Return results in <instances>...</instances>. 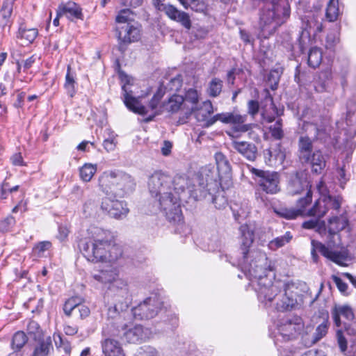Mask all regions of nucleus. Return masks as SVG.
<instances>
[{
  "label": "nucleus",
  "instance_id": "f257e3e1",
  "mask_svg": "<svg viewBox=\"0 0 356 356\" xmlns=\"http://www.w3.org/2000/svg\"><path fill=\"white\" fill-rule=\"evenodd\" d=\"M252 257L256 259L254 266L252 263H244L242 270L251 280L259 300L266 307H273V301L277 300L280 291L286 284L280 280L272 281L271 277H268L267 272L274 270V264L264 252H253Z\"/></svg>",
  "mask_w": 356,
  "mask_h": 356
},
{
  "label": "nucleus",
  "instance_id": "f03ea898",
  "mask_svg": "<svg viewBox=\"0 0 356 356\" xmlns=\"http://www.w3.org/2000/svg\"><path fill=\"white\" fill-rule=\"evenodd\" d=\"M348 225V220L345 215L332 216L328 220L326 234L324 236L325 243L316 240L311 241V257L314 263L319 261V252L323 257L339 266L348 265L347 263L351 260L348 250L336 244V240H339V232Z\"/></svg>",
  "mask_w": 356,
  "mask_h": 356
},
{
  "label": "nucleus",
  "instance_id": "7ed1b4c3",
  "mask_svg": "<svg viewBox=\"0 0 356 356\" xmlns=\"http://www.w3.org/2000/svg\"><path fill=\"white\" fill-rule=\"evenodd\" d=\"M147 187L170 222H179L183 220L179 197L172 195V179L170 175L162 171L154 172L148 179Z\"/></svg>",
  "mask_w": 356,
  "mask_h": 356
},
{
  "label": "nucleus",
  "instance_id": "20e7f679",
  "mask_svg": "<svg viewBox=\"0 0 356 356\" xmlns=\"http://www.w3.org/2000/svg\"><path fill=\"white\" fill-rule=\"evenodd\" d=\"M92 239H83L79 244L88 261L113 264L122 257V247L115 243L111 232L98 229Z\"/></svg>",
  "mask_w": 356,
  "mask_h": 356
},
{
  "label": "nucleus",
  "instance_id": "39448f33",
  "mask_svg": "<svg viewBox=\"0 0 356 356\" xmlns=\"http://www.w3.org/2000/svg\"><path fill=\"white\" fill-rule=\"evenodd\" d=\"M290 17V6L287 0H272L262 10L259 17V26L264 33L273 34Z\"/></svg>",
  "mask_w": 356,
  "mask_h": 356
},
{
  "label": "nucleus",
  "instance_id": "423d86ee",
  "mask_svg": "<svg viewBox=\"0 0 356 356\" xmlns=\"http://www.w3.org/2000/svg\"><path fill=\"white\" fill-rule=\"evenodd\" d=\"M310 188L311 185L306 172H297L290 176L287 185L288 193L295 195L304 191L306 192V196L298 200V205L301 207H306L312 202V191Z\"/></svg>",
  "mask_w": 356,
  "mask_h": 356
},
{
  "label": "nucleus",
  "instance_id": "0eeeda50",
  "mask_svg": "<svg viewBox=\"0 0 356 356\" xmlns=\"http://www.w3.org/2000/svg\"><path fill=\"white\" fill-rule=\"evenodd\" d=\"M309 327H305L302 319L297 316L282 319L277 324V330L285 341L297 339L308 332Z\"/></svg>",
  "mask_w": 356,
  "mask_h": 356
},
{
  "label": "nucleus",
  "instance_id": "6e6552de",
  "mask_svg": "<svg viewBox=\"0 0 356 356\" xmlns=\"http://www.w3.org/2000/svg\"><path fill=\"white\" fill-rule=\"evenodd\" d=\"M250 172L259 188L267 194H275L280 191V175L277 172L252 168Z\"/></svg>",
  "mask_w": 356,
  "mask_h": 356
},
{
  "label": "nucleus",
  "instance_id": "1a4fd4ad",
  "mask_svg": "<svg viewBox=\"0 0 356 356\" xmlns=\"http://www.w3.org/2000/svg\"><path fill=\"white\" fill-rule=\"evenodd\" d=\"M255 227L251 225L243 224L239 227L240 250L243 254L242 259L238 262V266L242 268L244 263H252L254 266L255 260L252 253L259 250L250 251V248L254 242Z\"/></svg>",
  "mask_w": 356,
  "mask_h": 356
},
{
  "label": "nucleus",
  "instance_id": "9d476101",
  "mask_svg": "<svg viewBox=\"0 0 356 356\" xmlns=\"http://www.w3.org/2000/svg\"><path fill=\"white\" fill-rule=\"evenodd\" d=\"M307 121L305 122L304 128L306 131L314 132V137L316 140H322L326 136L325 118L320 113L317 108H306L302 113Z\"/></svg>",
  "mask_w": 356,
  "mask_h": 356
},
{
  "label": "nucleus",
  "instance_id": "9b49d317",
  "mask_svg": "<svg viewBox=\"0 0 356 356\" xmlns=\"http://www.w3.org/2000/svg\"><path fill=\"white\" fill-rule=\"evenodd\" d=\"M119 78L122 83V96L125 106L135 113L145 115L147 113V109L141 104V97H134L133 92L129 90L128 85L130 84L131 78L122 71L119 72Z\"/></svg>",
  "mask_w": 356,
  "mask_h": 356
},
{
  "label": "nucleus",
  "instance_id": "f8f14e48",
  "mask_svg": "<svg viewBox=\"0 0 356 356\" xmlns=\"http://www.w3.org/2000/svg\"><path fill=\"white\" fill-rule=\"evenodd\" d=\"M162 304L156 297H149L132 309V314L137 320H147L155 317L161 309Z\"/></svg>",
  "mask_w": 356,
  "mask_h": 356
},
{
  "label": "nucleus",
  "instance_id": "ddd939ff",
  "mask_svg": "<svg viewBox=\"0 0 356 356\" xmlns=\"http://www.w3.org/2000/svg\"><path fill=\"white\" fill-rule=\"evenodd\" d=\"M116 32L118 39V49L121 52H124L129 44L138 42L141 36V31L139 26L131 23L118 26Z\"/></svg>",
  "mask_w": 356,
  "mask_h": 356
},
{
  "label": "nucleus",
  "instance_id": "4468645a",
  "mask_svg": "<svg viewBox=\"0 0 356 356\" xmlns=\"http://www.w3.org/2000/svg\"><path fill=\"white\" fill-rule=\"evenodd\" d=\"M337 342L341 351L346 356H356V329L351 326L345 327V330L337 332Z\"/></svg>",
  "mask_w": 356,
  "mask_h": 356
},
{
  "label": "nucleus",
  "instance_id": "2eb2a0df",
  "mask_svg": "<svg viewBox=\"0 0 356 356\" xmlns=\"http://www.w3.org/2000/svg\"><path fill=\"white\" fill-rule=\"evenodd\" d=\"M100 208L104 213L116 219L124 218L129 213V209L124 202L107 196L102 199Z\"/></svg>",
  "mask_w": 356,
  "mask_h": 356
},
{
  "label": "nucleus",
  "instance_id": "dca6fc26",
  "mask_svg": "<svg viewBox=\"0 0 356 356\" xmlns=\"http://www.w3.org/2000/svg\"><path fill=\"white\" fill-rule=\"evenodd\" d=\"M194 113L196 120L202 123L204 127H209L215 124L218 119L215 118V115L211 117L210 115L213 113V105L209 100L202 102V105L198 107L192 106L189 114Z\"/></svg>",
  "mask_w": 356,
  "mask_h": 356
},
{
  "label": "nucleus",
  "instance_id": "f3484780",
  "mask_svg": "<svg viewBox=\"0 0 356 356\" xmlns=\"http://www.w3.org/2000/svg\"><path fill=\"white\" fill-rule=\"evenodd\" d=\"M215 118L225 124H232L237 131L246 132L252 129L251 124H245L246 115L236 113H222L215 115Z\"/></svg>",
  "mask_w": 356,
  "mask_h": 356
},
{
  "label": "nucleus",
  "instance_id": "a211bd4d",
  "mask_svg": "<svg viewBox=\"0 0 356 356\" xmlns=\"http://www.w3.org/2000/svg\"><path fill=\"white\" fill-rule=\"evenodd\" d=\"M194 177H190L188 175H177L172 179V195H176L179 197V205L181 207V200L187 192L190 193L192 185L195 186Z\"/></svg>",
  "mask_w": 356,
  "mask_h": 356
},
{
  "label": "nucleus",
  "instance_id": "6ab92c4d",
  "mask_svg": "<svg viewBox=\"0 0 356 356\" xmlns=\"http://www.w3.org/2000/svg\"><path fill=\"white\" fill-rule=\"evenodd\" d=\"M120 330L122 332V334H119L120 337H124L127 342L132 343H140L149 339L152 336V331L149 329L140 325L129 329L127 327L124 330L120 329Z\"/></svg>",
  "mask_w": 356,
  "mask_h": 356
},
{
  "label": "nucleus",
  "instance_id": "aec40b11",
  "mask_svg": "<svg viewBox=\"0 0 356 356\" xmlns=\"http://www.w3.org/2000/svg\"><path fill=\"white\" fill-rule=\"evenodd\" d=\"M117 181L115 185V197H122L133 192L135 188V181L128 174L117 172Z\"/></svg>",
  "mask_w": 356,
  "mask_h": 356
},
{
  "label": "nucleus",
  "instance_id": "412c9836",
  "mask_svg": "<svg viewBox=\"0 0 356 356\" xmlns=\"http://www.w3.org/2000/svg\"><path fill=\"white\" fill-rule=\"evenodd\" d=\"M120 289L116 293L113 295V305L118 307L121 312H127V309L130 303L129 293L127 289V282L124 280H118Z\"/></svg>",
  "mask_w": 356,
  "mask_h": 356
},
{
  "label": "nucleus",
  "instance_id": "4be33fe9",
  "mask_svg": "<svg viewBox=\"0 0 356 356\" xmlns=\"http://www.w3.org/2000/svg\"><path fill=\"white\" fill-rule=\"evenodd\" d=\"M264 99L261 101V116L267 122H272L275 120V115H278V111L274 104L273 97L269 91L266 89L264 91Z\"/></svg>",
  "mask_w": 356,
  "mask_h": 356
},
{
  "label": "nucleus",
  "instance_id": "5701e85b",
  "mask_svg": "<svg viewBox=\"0 0 356 356\" xmlns=\"http://www.w3.org/2000/svg\"><path fill=\"white\" fill-rule=\"evenodd\" d=\"M117 172L106 171L99 177V189L107 195H114L115 185L117 181Z\"/></svg>",
  "mask_w": 356,
  "mask_h": 356
},
{
  "label": "nucleus",
  "instance_id": "b1692460",
  "mask_svg": "<svg viewBox=\"0 0 356 356\" xmlns=\"http://www.w3.org/2000/svg\"><path fill=\"white\" fill-rule=\"evenodd\" d=\"M232 148L250 161L256 159L257 148L252 143L233 140L231 143Z\"/></svg>",
  "mask_w": 356,
  "mask_h": 356
},
{
  "label": "nucleus",
  "instance_id": "393cba45",
  "mask_svg": "<svg viewBox=\"0 0 356 356\" xmlns=\"http://www.w3.org/2000/svg\"><path fill=\"white\" fill-rule=\"evenodd\" d=\"M56 13L58 16L65 15L71 20L74 19H83L81 8L74 1L60 3L56 10Z\"/></svg>",
  "mask_w": 356,
  "mask_h": 356
},
{
  "label": "nucleus",
  "instance_id": "a878e982",
  "mask_svg": "<svg viewBox=\"0 0 356 356\" xmlns=\"http://www.w3.org/2000/svg\"><path fill=\"white\" fill-rule=\"evenodd\" d=\"M332 317L337 327L342 324L341 317L348 321H352L355 318L353 309L348 305H336L331 310Z\"/></svg>",
  "mask_w": 356,
  "mask_h": 356
},
{
  "label": "nucleus",
  "instance_id": "bb28decb",
  "mask_svg": "<svg viewBox=\"0 0 356 356\" xmlns=\"http://www.w3.org/2000/svg\"><path fill=\"white\" fill-rule=\"evenodd\" d=\"M128 315V312H121L118 307L113 305L108 309L107 321L110 324L115 326L119 331L120 329L124 330L128 327L125 322V318Z\"/></svg>",
  "mask_w": 356,
  "mask_h": 356
},
{
  "label": "nucleus",
  "instance_id": "cd10ccee",
  "mask_svg": "<svg viewBox=\"0 0 356 356\" xmlns=\"http://www.w3.org/2000/svg\"><path fill=\"white\" fill-rule=\"evenodd\" d=\"M161 11H163L170 19L180 23L184 28L191 29V22L186 13L179 10L170 4H167Z\"/></svg>",
  "mask_w": 356,
  "mask_h": 356
},
{
  "label": "nucleus",
  "instance_id": "c85d7f7f",
  "mask_svg": "<svg viewBox=\"0 0 356 356\" xmlns=\"http://www.w3.org/2000/svg\"><path fill=\"white\" fill-rule=\"evenodd\" d=\"M92 278L102 284H112L113 287H118L119 282L122 280L118 278V270L116 268L111 267L108 270H101L92 275Z\"/></svg>",
  "mask_w": 356,
  "mask_h": 356
},
{
  "label": "nucleus",
  "instance_id": "c756f323",
  "mask_svg": "<svg viewBox=\"0 0 356 356\" xmlns=\"http://www.w3.org/2000/svg\"><path fill=\"white\" fill-rule=\"evenodd\" d=\"M101 346L104 356H126L122 344L111 337L103 339Z\"/></svg>",
  "mask_w": 356,
  "mask_h": 356
},
{
  "label": "nucleus",
  "instance_id": "7c9ffc66",
  "mask_svg": "<svg viewBox=\"0 0 356 356\" xmlns=\"http://www.w3.org/2000/svg\"><path fill=\"white\" fill-rule=\"evenodd\" d=\"M298 155L300 161H309L313 152V143L308 136H300L298 143Z\"/></svg>",
  "mask_w": 356,
  "mask_h": 356
},
{
  "label": "nucleus",
  "instance_id": "2f4dec72",
  "mask_svg": "<svg viewBox=\"0 0 356 356\" xmlns=\"http://www.w3.org/2000/svg\"><path fill=\"white\" fill-rule=\"evenodd\" d=\"M286 285L279 292V296L276 300L273 302V306L277 311L288 310L295 305L296 300L287 293Z\"/></svg>",
  "mask_w": 356,
  "mask_h": 356
},
{
  "label": "nucleus",
  "instance_id": "473e14b6",
  "mask_svg": "<svg viewBox=\"0 0 356 356\" xmlns=\"http://www.w3.org/2000/svg\"><path fill=\"white\" fill-rule=\"evenodd\" d=\"M302 163L310 164L312 171L316 174L322 173L326 166L325 156L320 150L314 151L311 155L309 161H302Z\"/></svg>",
  "mask_w": 356,
  "mask_h": 356
},
{
  "label": "nucleus",
  "instance_id": "72a5a7b5",
  "mask_svg": "<svg viewBox=\"0 0 356 356\" xmlns=\"http://www.w3.org/2000/svg\"><path fill=\"white\" fill-rule=\"evenodd\" d=\"M13 7L11 1H3L0 9V27L5 29L11 27L13 24L12 15Z\"/></svg>",
  "mask_w": 356,
  "mask_h": 356
},
{
  "label": "nucleus",
  "instance_id": "f704fd0d",
  "mask_svg": "<svg viewBox=\"0 0 356 356\" xmlns=\"http://www.w3.org/2000/svg\"><path fill=\"white\" fill-rule=\"evenodd\" d=\"M54 350L51 338L40 339L34 346L31 356H49Z\"/></svg>",
  "mask_w": 356,
  "mask_h": 356
},
{
  "label": "nucleus",
  "instance_id": "c9c22d12",
  "mask_svg": "<svg viewBox=\"0 0 356 356\" xmlns=\"http://www.w3.org/2000/svg\"><path fill=\"white\" fill-rule=\"evenodd\" d=\"M215 160L220 177H229L231 173V165L227 157L220 152L215 154Z\"/></svg>",
  "mask_w": 356,
  "mask_h": 356
},
{
  "label": "nucleus",
  "instance_id": "e433bc0d",
  "mask_svg": "<svg viewBox=\"0 0 356 356\" xmlns=\"http://www.w3.org/2000/svg\"><path fill=\"white\" fill-rule=\"evenodd\" d=\"M195 186L192 185L189 195L195 200H200L206 198L207 195H210L205 188L204 183H200L197 177H195Z\"/></svg>",
  "mask_w": 356,
  "mask_h": 356
},
{
  "label": "nucleus",
  "instance_id": "4c0bfd02",
  "mask_svg": "<svg viewBox=\"0 0 356 356\" xmlns=\"http://www.w3.org/2000/svg\"><path fill=\"white\" fill-rule=\"evenodd\" d=\"M184 102L183 96L173 95L169 98L168 102L163 103V108L168 112L176 113L180 109Z\"/></svg>",
  "mask_w": 356,
  "mask_h": 356
},
{
  "label": "nucleus",
  "instance_id": "58836bf2",
  "mask_svg": "<svg viewBox=\"0 0 356 356\" xmlns=\"http://www.w3.org/2000/svg\"><path fill=\"white\" fill-rule=\"evenodd\" d=\"M302 227L307 229H315L323 239L326 234V225L323 220H309L303 222Z\"/></svg>",
  "mask_w": 356,
  "mask_h": 356
},
{
  "label": "nucleus",
  "instance_id": "ea45409f",
  "mask_svg": "<svg viewBox=\"0 0 356 356\" xmlns=\"http://www.w3.org/2000/svg\"><path fill=\"white\" fill-rule=\"evenodd\" d=\"M38 34L36 29H27L21 25L17 33V38L24 40L26 44L32 43Z\"/></svg>",
  "mask_w": 356,
  "mask_h": 356
},
{
  "label": "nucleus",
  "instance_id": "a19ab883",
  "mask_svg": "<svg viewBox=\"0 0 356 356\" xmlns=\"http://www.w3.org/2000/svg\"><path fill=\"white\" fill-rule=\"evenodd\" d=\"M328 211L325 197L316 201L313 207L309 210L308 215L318 218L323 217Z\"/></svg>",
  "mask_w": 356,
  "mask_h": 356
},
{
  "label": "nucleus",
  "instance_id": "79ce46f5",
  "mask_svg": "<svg viewBox=\"0 0 356 356\" xmlns=\"http://www.w3.org/2000/svg\"><path fill=\"white\" fill-rule=\"evenodd\" d=\"M76 83L75 81V74L71 72V67L70 65H68L65 75L64 88L67 92V94L71 98L73 97L76 94Z\"/></svg>",
  "mask_w": 356,
  "mask_h": 356
},
{
  "label": "nucleus",
  "instance_id": "37998d69",
  "mask_svg": "<svg viewBox=\"0 0 356 356\" xmlns=\"http://www.w3.org/2000/svg\"><path fill=\"white\" fill-rule=\"evenodd\" d=\"M97 166L96 164L89 163H85L79 168V176L83 181H90L97 172Z\"/></svg>",
  "mask_w": 356,
  "mask_h": 356
},
{
  "label": "nucleus",
  "instance_id": "c03bdc74",
  "mask_svg": "<svg viewBox=\"0 0 356 356\" xmlns=\"http://www.w3.org/2000/svg\"><path fill=\"white\" fill-rule=\"evenodd\" d=\"M298 209L293 208H281L277 213L282 217L286 219H295L297 217L302 216L304 213V209L305 207H301L298 205V202H297Z\"/></svg>",
  "mask_w": 356,
  "mask_h": 356
},
{
  "label": "nucleus",
  "instance_id": "a18cd8bd",
  "mask_svg": "<svg viewBox=\"0 0 356 356\" xmlns=\"http://www.w3.org/2000/svg\"><path fill=\"white\" fill-rule=\"evenodd\" d=\"M323 58L322 51L320 48L312 47L308 53V65L312 67L316 68L320 65Z\"/></svg>",
  "mask_w": 356,
  "mask_h": 356
},
{
  "label": "nucleus",
  "instance_id": "49530a36",
  "mask_svg": "<svg viewBox=\"0 0 356 356\" xmlns=\"http://www.w3.org/2000/svg\"><path fill=\"white\" fill-rule=\"evenodd\" d=\"M222 88V81L218 78H213L209 83L207 89L208 95L211 97H216L220 95Z\"/></svg>",
  "mask_w": 356,
  "mask_h": 356
},
{
  "label": "nucleus",
  "instance_id": "de8ad7c7",
  "mask_svg": "<svg viewBox=\"0 0 356 356\" xmlns=\"http://www.w3.org/2000/svg\"><path fill=\"white\" fill-rule=\"evenodd\" d=\"M28 341V337L23 331H18L14 334L11 341V348L15 351H19Z\"/></svg>",
  "mask_w": 356,
  "mask_h": 356
},
{
  "label": "nucleus",
  "instance_id": "09e8293b",
  "mask_svg": "<svg viewBox=\"0 0 356 356\" xmlns=\"http://www.w3.org/2000/svg\"><path fill=\"white\" fill-rule=\"evenodd\" d=\"M339 15V0H330L326 9V17L330 22H334Z\"/></svg>",
  "mask_w": 356,
  "mask_h": 356
},
{
  "label": "nucleus",
  "instance_id": "8fccbe9b",
  "mask_svg": "<svg viewBox=\"0 0 356 356\" xmlns=\"http://www.w3.org/2000/svg\"><path fill=\"white\" fill-rule=\"evenodd\" d=\"M292 234L290 232H286L284 235L275 238L270 241L268 247L270 250H275L284 246L292 239Z\"/></svg>",
  "mask_w": 356,
  "mask_h": 356
},
{
  "label": "nucleus",
  "instance_id": "3c124183",
  "mask_svg": "<svg viewBox=\"0 0 356 356\" xmlns=\"http://www.w3.org/2000/svg\"><path fill=\"white\" fill-rule=\"evenodd\" d=\"M81 298L78 297H72L68 299L64 304L63 311L64 313L70 316H71L72 311H76L78 304L79 303Z\"/></svg>",
  "mask_w": 356,
  "mask_h": 356
},
{
  "label": "nucleus",
  "instance_id": "603ef678",
  "mask_svg": "<svg viewBox=\"0 0 356 356\" xmlns=\"http://www.w3.org/2000/svg\"><path fill=\"white\" fill-rule=\"evenodd\" d=\"M271 136L276 140H281L284 137L282 120H278L269 128Z\"/></svg>",
  "mask_w": 356,
  "mask_h": 356
},
{
  "label": "nucleus",
  "instance_id": "864d4df0",
  "mask_svg": "<svg viewBox=\"0 0 356 356\" xmlns=\"http://www.w3.org/2000/svg\"><path fill=\"white\" fill-rule=\"evenodd\" d=\"M328 325L326 322L320 324L316 329L314 337L312 341V343H315L325 337L327 332Z\"/></svg>",
  "mask_w": 356,
  "mask_h": 356
},
{
  "label": "nucleus",
  "instance_id": "5fc2aeb1",
  "mask_svg": "<svg viewBox=\"0 0 356 356\" xmlns=\"http://www.w3.org/2000/svg\"><path fill=\"white\" fill-rule=\"evenodd\" d=\"M184 99V101L190 102L192 104V106L195 107L197 106V103L199 102V94L196 90L190 88L186 91Z\"/></svg>",
  "mask_w": 356,
  "mask_h": 356
},
{
  "label": "nucleus",
  "instance_id": "6e6d98bb",
  "mask_svg": "<svg viewBox=\"0 0 356 356\" xmlns=\"http://www.w3.org/2000/svg\"><path fill=\"white\" fill-rule=\"evenodd\" d=\"M212 202L218 209H222L227 204V200L222 192H218L212 197Z\"/></svg>",
  "mask_w": 356,
  "mask_h": 356
},
{
  "label": "nucleus",
  "instance_id": "4d7b16f0",
  "mask_svg": "<svg viewBox=\"0 0 356 356\" xmlns=\"http://www.w3.org/2000/svg\"><path fill=\"white\" fill-rule=\"evenodd\" d=\"M15 224V218L11 216H8L0 222V231L2 232H8Z\"/></svg>",
  "mask_w": 356,
  "mask_h": 356
},
{
  "label": "nucleus",
  "instance_id": "13d9d810",
  "mask_svg": "<svg viewBox=\"0 0 356 356\" xmlns=\"http://www.w3.org/2000/svg\"><path fill=\"white\" fill-rule=\"evenodd\" d=\"M132 13L131 10L129 8H125L121 10L118 15L116 16L115 21L119 24H125L127 23H129V17L131 14Z\"/></svg>",
  "mask_w": 356,
  "mask_h": 356
},
{
  "label": "nucleus",
  "instance_id": "bf43d9fd",
  "mask_svg": "<svg viewBox=\"0 0 356 356\" xmlns=\"http://www.w3.org/2000/svg\"><path fill=\"white\" fill-rule=\"evenodd\" d=\"M164 92L161 88H159L157 92L154 95L152 98L151 99L149 103V108L152 111H154L156 109L161 99L163 97Z\"/></svg>",
  "mask_w": 356,
  "mask_h": 356
},
{
  "label": "nucleus",
  "instance_id": "052dcab7",
  "mask_svg": "<svg viewBox=\"0 0 356 356\" xmlns=\"http://www.w3.org/2000/svg\"><path fill=\"white\" fill-rule=\"evenodd\" d=\"M182 86V79L181 76H177L172 79L169 83H168L166 88L172 92L179 91Z\"/></svg>",
  "mask_w": 356,
  "mask_h": 356
},
{
  "label": "nucleus",
  "instance_id": "680f3d73",
  "mask_svg": "<svg viewBox=\"0 0 356 356\" xmlns=\"http://www.w3.org/2000/svg\"><path fill=\"white\" fill-rule=\"evenodd\" d=\"M18 189V185L11 187L8 182H3L1 185V198L6 199L8 194H12L13 192L17 191Z\"/></svg>",
  "mask_w": 356,
  "mask_h": 356
},
{
  "label": "nucleus",
  "instance_id": "e2e57ef3",
  "mask_svg": "<svg viewBox=\"0 0 356 356\" xmlns=\"http://www.w3.org/2000/svg\"><path fill=\"white\" fill-rule=\"evenodd\" d=\"M280 81L279 72L277 70H272L268 76V82L269 83L272 90H275L277 88Z\"/></svg>",
  "mask_w": 356,
  "mask_h": 356
},
{
  "label": "nucleus",
  "instance_id": "0e129e2a",
  "mask_svg": "<svg viewBox=\"0 0 356 356\" xmlns=\"http://www.w3.org/2000/svg\"><path fill=\"white\" fill-rule=\"evenodd\" d=\"M338 42L339 38L337 34L335 33H330L326 37L325 47L327 49L333 50Z\"/></svg>",
  "mask_w": 356,
  "mask_h": 356
},
{
  "label": "nucleus",
  "instance_id": "69168bd1",
  "mask_svg": "<svg viewBox=\"0 0 356 356\" xmlns=\"http://www.w3.org/2000/svg\"><path fill=\"white\" fill-rule=\"evenodd\" d=\"M26 330L28 332V334L31 335H34L35 337L38 334L40 333V329L38 323L35 321L30 320L26 325Z\"/></svg>",
  "mask_w": 356,
  "mask_h": 356
},
{
  "label": "nucleus",
  "instance_id": "338daca9",
  "mask_svg": "<svg viewBox=\"0 0 356 356\" xmlns=\"http://www.w3.org/2000/svg\"><path fill=\"white\" fill-rule=\"evenodd\" d=\"M259 104L258 101L250 100L248 102V113L254 117L259 112Z\"/></svg>",
  "mask_w": 356,
  "mask_h": 356
},
{
  "label": "nucleus",
  "instance_id": "774afa93",
  "mask_svg": "<svg viewBox=\"0 0 356 356\" xmlns=\"http://www.w3.org/2000/svg\"><path fill=\"white\" fill-rule=\"evenodd\" d=\"M76 312H78L79 314V316L81 319H84L89 316L90 314V310L89 307L81 303V300H80L78 306L76 307Z\"/></svg>",
  "mask_w": 356,
  "mask_h": 356
}]
</instances>
